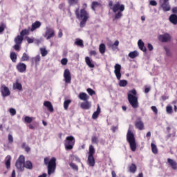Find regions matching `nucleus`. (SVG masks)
<instances>
[{"instance_id":"nucleus-19","label":"nucleus","mask_w":177,"mask_h":177,"mask_svg":"<svg viewBox=\"0 0 177 177\" xmlns=\"http://www.w3.org/2000/svg\"><path fill=\"white\" fill-rule=\"evenodd\" d=\"M41 27V21H36L35 23L32 24L30 31L33 32V31H35L37 28H39Z\"/></svg>"},{"instance_id":"nucleus-55","label":"nucleus","mask_w":177,"mask_h":177,"mask_svg":"<svg viewBox=\"0 0 177 177\" xmlns=\"http://www.w3.org/2000/svg\"><path fill=\"white\" fill-rule=\"evenodd\" d=\"M151 109L152 111H153L154 114H158V109H157V107L156 106H152Z\"/></svg>"},{"instance_id":"nucleus-51","label":"nucleus","mask_w":177,"mask_h":177,"mask_svg":"<svg viewBox=\"0 0 177 177\" xmlns=\"http://www.w3.org/2000/svg\"><path fill=\"white\" fill-rule=\"evenodd\" d=\"M91 142L92 143H95V145H97V143H99V140L97 139V137L93 136L91 138Z\"/></svg>"},{"instance_id":"nucleus-37","label":"nucleus","mask_w":177,"mask_h":177,"mask_svg":"<svg viewBox=\"0 0 177 177\" xmlns=\"http://www.w3.org/2000/svg\"><path fill=\"white\" fill-rule=\"evenodd\" d=\"M21 62H28L30 60V56L27 53H24L21 58Z\"/></svg>"},{"instance_id":"nucleus-3","label":"nucleus","mask_w":177,"mask_h":177,"mask_svg":"<svg viewBox=\"0 0 177 177\" xmlns=\"http://www.w3.org/2000/svg\"><path fill=\"white\" fill-rule=\"evenodd\" d=\"M112 10L113 13H116L115 15V19L118 20V19H121V17H122V12L125 10V6L124 4H121L120 2H117L112 7Z\"/></svg>"},{"instance_id":"nucleus-22","label":"nucleus","mask_w":177,"mask_h":177,"mask_svg":"<svg viewBox=\"0 0 177 177\" xmlns=\"http://www.w3.org/2000/svg\"><path fill=\"white\" fill-rule=\"evenodd\" d=\"M138 45L140 50L142 52H147V48H146V46H145V43L142 41V39L138 40Z\"/></svg>"},{"instance_id":"nucleus-45","label":"nucleus","mask_w":177,"mask_h":177,"mask_svg":"<svg viewBox=\"0 0 177 177\" xmlns=\"http://www.w3.org/2000/svg\"><path fill=\"white\" fill-rule=\"evenodd\" d=\"M78 1L80 0H68V2L70 6H73V5H77Z\"/></svg>"},{"instance_id":"nucleus-57","label":"nucleus","mask_w":177,"mask_h":177,"mask_svg":"<svg viewBox=\"0 0 177 177\" xmlns=\"http://www.w3.org/2000/svg\"><path fill=\"white\" fill-rule=\"evenodd\" d=\"M8 142L9 143H13V136L12 134L8 135Z\"/></svg>"},{"instance_id":"nucleus-56","label":"nucleus","mask_w":177,"mask_h":177,"mask_svg":"<svg viewBox=\"0 0 177 177\" xmlns=\"http://www.w3.org/2000/svg\"><path fill=\"white\" fill-rule=\"evenodd\" d=\"M149 4L151 5V6H157V1H156V0H151L149 1Z\"/></svg>"},{"instance_id":"nucleus-48","label":"nucleus","mask_w":177,"mask_h":177,"mask_svg":"<svg viewBox=\"0 0 177 177\" xmlns=\"http://www.w3.org/2000/svg\"><path fill=\"white\" fill-rule=\"evenodd\" d=\"M69 165L72 169H74V171H78V166L75 165V163L71 162L69 164Z\"/></svg>"},{"instance_id":"nucleus-33","label":"nucleus","mask_w":177,"mask_h":177,"mask_svg":"<svg viewBox=\"0 0 177 177\" xmlns=\"http://www.w3.org/2000/svg\"><path fill=\"white\" fill-rule=\"evenodd\" d=\"M151 151L153 154H157L158 153V149H157V145L154 143H151Z\"/></svg>"},{"instance_id":"nucleus-40","label":"nucleus","mask_w":177,"mask_h":177,"mask_svg":"<svg viewBox=\"0 0 177 177\" xmlns=\"http://www.w3.org/2000/svg\"><path fill=\"white\" fill-rule=\"evenodd\" d=\"M30 35V30L29 29L22 30L20 32V35H21L22 37H24V35Z\"/></svg>"},{"instance_id":"nucleus-21","label":"nucleus","mask_w":177,"mask_h":177,"mask_svg":"<svg viewBox=\"0 0 177 177\" xmlns=\"http://www.w3.org/2000/svg\"><path fill=\"white\" fill-rule=\"evenodd\" d=\"M79 99L80 100H83V102H86V100H89V95L86 94V93H80L78 95Z\"/></svg>"},{"instance_id":"nucleus-7","label":"nucleus","mask_w":177,"mask_h":177,"mask_svg":"<svg viewBox=\"0 0 177 177\" xmlns=\"http://www.w3.org/2000/svg\"><path fill=\"white\" fill-rule=\"evenodd\" d=\"M26 161V159L24 158V156L21 155L15 163V167L17 168V169H19V171H24V162Z\"/></svg>"},{"instance_id":"nucleus-10","label":"nucleus","mask_w":177,"mask_h":177,"mask_svg":"<svg viewBox=\"0 0 177 177\" xmlns=\"http://www.w3.org/2000/svg\"><path fill=\"white\" fill-rule=\"evenodd\" d=\"M134 125L136 129H138L139 131H143V129H145V123L142 121V118H138L134 122Z\"/></svg>"},{"instance_id":"nucleus-6","label":"nucleus","mask_w":177,"mask_h":177,"mask_svg":"<svg viewBox=\"0 0 177 177\" xmlns=\"http://www.w3.org/2000/svg\"><path fill=\"white\" fill-rule=\"evenodd\" d=\"M56 171V158L53 157L48 164V175L50 176Z\"/></svg>"},{"instance_id":"nucleus-28","label":"nucleus","mask_w":177,"mask_h":177,"mask_svg":"<svg viewBox=\"0 0 177 177\" xmlns=\"http://www.w3.org/2000/svg\"><path fill=\"white\" fill-rule=\"evenodd\" d=\"M11 160H12V156H10V155H8L6 158V162H5L7 169H9V168H10Z\"/></svg>"},{"instance_id":"nucleus-61","label":"nucleus","mask_w":177,"mask_h":177,"mask_svg":"<svg viewBox=\"0 0 177 177\" xmlns=\"http://www.w3.org/2000/svg\"><path fill=\"white\" fill-rule=\"evenodd\" d=\"M49 158H48V157H46V158H44V164H45V165H48V164H49Z\"/></svg>"},{"instance_id":"nucleus-36","label":"nucleus","mask_w":177,"mask_h":177,"mask_svg":"<svg viewBox=\"0 0 177 177\" xmlns=\"http://www.w3.org/2000/svg\"><path fill=\"white\" fill-rule=\"evenodd\" d=\"M99 50H100V53H101L102 54L105 53L106 45L104 44H101L99 46Z\"/></svg>"},{"instance_id":"nucleus-4","label":"nucleus","mask_w":177,"mask_h":177,"mask_svg":"<svg viewBox=\"0 0 177 177\" xmlns=\"http://www.w3.org/2000/svg\"><path fill=\"white\" fill-rule=\"evenodd\" d=\"M127 140L129 143L131 151H136V141L135 140V134L131 131V128L128 129L127 134Z\"/></svg>"},{"instance_id":"nucleus-43","label":"nucleus","mask_w":177,"mask_h":177,"mask_svg":"<svg viewBox=\"0 0 177 177\" xmlns=\"http://www.w3.org/2000/svg\"><path fill=\"white\" fill-rule=\"evenodd\" d=\"M127 85H128V81H127V80H120L119 82V86H120L122 87L127 86Z\"/></svg>"},{"instance_id":"nucleus-62","label":"nucleus","mask_w":177,"mask_h":177,"mask_svg":"<svg viewBox=\"0 0 177 177\" xmlns=\"http://www.w3.org/2000/svg\"><path fill=\"white\" fill-rule=\"evenodd\" d=\"M147 48H148L149 50H150V52H151V50H153V45H151V44H150V43L148 44Z\"/></svg>"},{"instance_id":"nucleus-20","label":"nucleus","mask_w":177,"mask_h":177,"mask_svg":"<svg viewBox=\"0 0 177 177\" xmlns=\"http://www.w3.org/2000/svg\"><path fill=\"white\" fill-rule=\"evenodd\" d=\"M169 20L171 24L176 26L177 24V15L176 14H171L169 17Z\"/></svg>"},{"instance_id":"nucleus-25","label":"nucleus","mask_w":177,"mask_h":177,"mask_svg":"<svg viewBox=\"0 0 177 177\" xmlns=\"http://www.w3.org/2000/svg\"><path fill=\"white\" fill-rule=\"evenodd\" d=\"M97 8H102V3L97 2V1H93L91 3V9L95 12Z\"/></svg>"},{"instance_id":"nucleus-23","label":"nucleus","mask_w":177,"mask_h":177,"mask_svg":"<svg viewBox=\"0 0 177 177\" xmlns=\"http://www.w3.org/2000/svg\"><path fill=\"white\" fill-rule=\"evenodd\" d=\"M167 162L169 164L172 169H177V163L175 160L171 158H167Z\"/></svg>"},{"instance_id":"nucleus-8","label":"nucleus","mask_w":177,"mask_h":177,"mask_svg":"<svg viewBox=\"0 0 177 177\" xmlns=\"http://www.w3.org/2000/svg\"><path fill=\"white\" fill-rule=\"evenodd\" d=\"M172 39V37H171V35L166 32L163 35H160L158 36V39L160 42H170L171 39Z\"/></svg>"},{"instance_id":"nucleus-5","label":"nucleus","mask_w":177,"mask_h":177,"mask_svg":"<svg viewBox=\"0 0 177 177\" xmlns=\"http://www.w3.org/2000/svg\"><path fill=\"white\" fill-rule=\"evenodd\" d=\"M75 145V138L73 136L66 137L64 140V146L66 150H73L74 145Z\"/></svg>"},{"instance_id":"nucleus-63","label":"nucleus","mask_w":177,"mask_h":177,"mask_svg":"<svg viewBox=\"0 0 177 177\" xmlns=\"http://www.w3.org/2000/svg\"><path fill=\"white\" fill-rule=\"evenodd\" d=\"M97 53H96V50H91L90 51V55L91 56H96Z\"/></svg>"},{"instance_id":"nucleus-58","label":"nucleus","mask_w":177,"mask_h":177,"mask_svg":"<svg viewBox=\"0 0 177 177\" xmlns=\"http://www.w3.org/2000/svg\"><path fill=\"white\" fill-rule=\"evenodd\" d=\"M14 49L15 50H20V44H16L15 46H14Z\"/></svg>"},{"instance_id":"nucleus-49","label":"nucleus","mask_w":177,"mask_h":177,"mask_svg":"<svg viewBox=\"0 0 177 177\" xmlns=\"http://www.w3.org/2000/svg\"><path fill=\"white\" fill-rule=\"evenodd\" d=\"M25 122H27L28 124H31L32 122V118L30 116L25 117Z\"/></svg>"},{"instance_id":"nucleus-26","label":"nucleus","mask_w":177,"mask_h":177,"mask_svg":"<svg viewBox=\"0 0 177 177\" xmlns=\"http://www.w3.org/2000/svg\"><path fill=\"white\" fill-rule=\"evenodd\" d=\"M99 114H100V106L97 104V110L93 113L92 115L93 120H96L97 117H99Z\"/></svg>"},{"instance_id":"nucleus-2","label":"nucleus","mask_w":177,"mask_h":177,"mask_svg":"<svg viewBox=\"0 0 177 177\" xmlns=\"http://www.w3.org/2000/svg\"><path fill=\"white\" fill-rule=\"evenodd\" d=\"M137 93L136 90L133 88L127 94L129 103L133 109H138V107H139V102L138 101V97L136 96Z\"/></svg>"},{"instance_id":"nucleus-60","label":"nucleus","mask_w":177,"mask_h":177,"mask_svg":"<svg viewBox=\"0 0 177 177\" xmlns=\"http://www.w3.org/2000/svg\"><path fill=\"white\" fill-rule=\"evenodd\" d=\"M27 41H28V44H33L34 42V39H31L30 37H27Z\"/></svg>"},{"instance_id":"nucleus-14","label":"nucleus","mask_w":177,"mask_h":177,"mask_svg":"<svg viewBox=\"0 0 177 177\" xmlns=\"http://www.w3.org/2000/svg\"><path fill=\"white\" fill-rule=\"evenodd\" d=\"M163 12H169L171 6H169V0H163V3L160 5Z\"/></svg>"},{"instance_id":"nucleus-17","label":"nucleus","mask_w":177,"mask_h":177,"mask_svg":"<svg viewBox=\"0 0 177 177\" xmlns=\"http://www.w3.org/2000/svg\"><path fill=\"white\" fill-rule=\"evenodd\" d=\"M44 106L47 108V110H48L50 113H53V111H55V109H53V105H52V102L49 101H45L44 102Z\"/></svg>"},{"instance_id":"nucleus-44","label":"nucleus","mask_w":177,"mask_h":177,"mask_svg":"<svg viewBox=\"0 0 177 177\" xmlns=\"http://www.w3.org/2000/svg\"><path fill=\"white\" fill-rule=\"evenodd\" d=\"M86 91L88 93V95H90V96H93V95H96V93L95 92V91H93V89L91 88H87Z\"/></svg>"},{"instance_id":"nucleus-15","label":"nucleus","mask_w":177,"mask_h":177,"mask_svg":"<svg viewBox=\"0 0 177 177\" xmlns=\"http://www.w3.org/2000/svg\"><path fill=\"white\" fill-rule=\"evenodd\" d=\"M115 75H116L117 80H121V66L120 64H116L115 65Z\"/></svg>"},{"instance_id":"nucleus-24","label":"nucleus","mask_w":177,"mask_h":177,"mask_svg":"<svg viewBox=\"0 0 177 177\" xmlns=\"http://www.w3.org/2000/svg\"><path fill=\"white\" fill-rule=\"evenodd\" d=\"M87 162L89 167H95V158L92 156H88L87 158Z\"/></svg>"},{"instance_id":"nucleus-41","label":"nucleus","mask_w":177,"mask_h":177,"mask_svg":"<svg viewBox=\"0 0 177 177\" xmlns=\"http://www.w3.org/2000/svg\"><path fill=\"white\" fill-rule=\"evenodd\" d=\"M13 86L15 88V89H18V91H23V86L19 82H16Z\"/></svg>"},{"instance_id":"nucleus-42","label":"nucleus","mask_w":177,"mask_h":177,"mask_svg":"<svg viewBox=\"0 0 177 177\" xmlns=\"http://www.w3.org/2000/svg\"><path fill=\"white\" fill-rule=\"evenodd\" d=\"M40 53L43 57H45L48 55V50L45 48H40Z\"/></svg>"},{"instance_id":"nucleus-47","label":"nucleus","mask_w":177,"mask_h":177,"mask_svg":"<svg viewBox=\"0 0 177 177\" xmlns=\"http://www.w3.org/2000/svg\"><path fill=\"white\" fill-rule=\"evenodd\" d=\"M5 28H6V24L1 23L0 24V34L2 33L3 31H5Z\"/></svg>"},{"instance_id":"nucleus-13","label":"nucleus","mask_w":177,"mask_h":177,"mask_svg":"<svg viewBox=\"0 0 177 177\" xmlns=\"http://www.w3.org/2000/svg\"><path fill=\"white\" fill-rule=\"evenodd\" d=\"M16 68L19 73H26L27 70V65L24 63L19 62L17 64Z\"/></svg>"},{"instance_id":"nucleus-39","label":"nucleus","mask_w":177,"mask_h":177,"mask_svg":"<svg viewBox=\"0 0 177 177\" xmlns=\"http://www.w3.org/2000/svg\"><path fill=\"white\" fill-rule=\"evenodd\" d=\"M70 103H71V100H66L64 102V110H68V106H70Z\"/></svg>"},{"instance_id":"nucleus-12","label":"nucleus","mask_w":177,"mask_h":177,"mask_svg":"<svg viewBox=\"0 0 177 177\" xmlns=\"http://www.w3.org/2000/svg\"><path fill=\"white\" fill-rule=\"evenodd\" d=\"M1 92L3 97H7V96H10V91L9 88L5 86V84L1 85Z\"/></svg>"},{"instance_id":"nucleus-50","label":"nucleus","mask_w":177,"mask_h":177,"mask_svg":"<svg viewBox=\"0 0 177 177\" xmlns=\"http://www.w3.org/2000/svg\"><path fill=\"white\" fill-rule=\"evenodd\" d=\"M60 10H63L64 12L66 10V4L64 3H62L58 6Z\"/></svg>"},{"instance_id":"nucleus-27","label":"nucleus","mask_w":177,"mask_h":177,"mask_svg":"<svg viewBox=\"0 0 177 177\" xmlns=\"http://www.w3.org/2000/svg\"><path fill=\"white\" fill-rule=\"evenodd\" d=\"M138 169V167H136V165L135 163H132L131 165L129 166V171L131 174H135Z\"/></svg>"},{"instance_id":"nucleus-29","label":"nucleus","mask_w":177,"mask_h":177,"mask_svg":"<svg viewBox=\"0 0 177 177\" xmlns=\"http://www.w3.org/2000/svg\"><path fill=\"white\" fill-rule=\"evenodd\" d=\"M85 61H86V64L88 67H90V68H95V64H92V62H91V58H89V57H86Z\"/></svg>"},{"instance_id":"nucleus-11","label":"nucleus","mask_w":177,"mask_h":177,"mask_svg":"<svg viewBox=\"0 0 177 177\" xmlns=\"http://www.w3.org/2000/svg\"><path fill=\"white\" fill-rule=\"evenodd\" d=\"M64 78L66 84H71V73L69 69L64 70Z\"/></svg>"},{"instance_id":"nucleus-9","label":"nucleus","mask_w":177,"mask_h":177,"mask_svg":"<svg viewBox=\"0 0 177 177\" xmlns=\"http://www.w3.org/2000/svg\"><path fill=\"white\" fill-rule=\"evenodd\" d=\"M56 35V33L55 32V30L50 28H47L46 31L44 34V38H46V39H50V38H53Z\"/></svg>"},{"instance_id":"nucleus-46","label":"nucleus","mask_w":177,"mask_h":177,"mask_svg":"<svg viewBox=\"0 0 177 177\" xmlns=\"http://www.w3.org/2000/svg\"><path fill=\"white\" fill-rule=\"evenodd\" d=\"M166 111H167V114H172V113L174 112V110L172 109V106H167L166 107Z\"/></svg>"},{"instance_id":"nucleus-59","label":"nucleus","mask_w":177,"mask_h":177,"mask_svg":"<svg viewBox=\"0 0 177 177\" xmlns=\"http://www.w3.org/2000/svg\"><path fill=\"white\" fill-rule=\"evenodd\" d=\"M62 37H63V30H62V29H59L58 32V37L62 38Z\"/></svg>"},{"instance_id":"nucleus-64","label":"nucleus","mask_w":177,"mask_h":177,"mask_svg":"<svg viewBox=\"0 0 177 177\" xmlns=\"http://www.w3.org/2000/svg\"><path fill=\"white\" fill-rule=\"evenodd\" d=\"M171 10H172V13L177 14V7L173 8Z\"/></svg>"},{"instance_id":"nucleus-54","label":"nucleus","mask_w":177,"mask_h":177,"mask_svg":"<svg viewBox=\"0 0 177 177\" xmlns=\"http://www.w3.org/2000/svg\"><path fill=\"white\" fill-rule=\"evenodd\" d=\"M10 115H16V109H13V108H10Z\"/></svg>"},{"instance_id":"nucleus-18","label":"nucleus","mask_w":177,"mask_h":177,"mask_svg":"<svg viewBox=\"0 0 177 177\" xmlns=\"http://www.w3.org/2000/svg\"><path fill=\"white\" fill-rule=\"evenodd\" d=\"M91 103L89 102V101H88V100L86 101H84V102H82L80 104V107L83 110H89V109H91Z\"/></svg>"},{"instance_id":"nucleus-53","label":"nucleus","mask_w":177,"mask_h":177,"mask_svg":"<svg viewBox=\"0 0 177 177\" xmlns=\"http://www.w3.org/2000/svg\"><path fill=\"white\" fill-rule=\"evenodd\" d=\"M67 63H68V59H67V58H63L61 60V64H62V66H66Z\"/></svg>"},{"instance_id":"nucleus-34","label":"nucleus","mask_w":177,"mask_h":177,"mask_svg":"<svg viewBox=\"0 0 177 177\" xmlns=\"http://www.w3.org/2000/svg\"><path fill=\"white\" fill-rule=\"evenodd\" d=\"M15 42L17 44L21 45V42H23V37L21 35H18L17 37H15Z\"/></svg>"},{"instance_id":"nucleus-38","label":"nucleus","mask_w":177,"mask_h":177,"mask_svg":"<svg viewBox=\"0 0 177 177\" xmlns=\"http://www.w3.org/2000/svg\"><path fill=\"white\" fill-rule=\"evenodd\" d=\"M93 154H95V147L93 145H90L88 149V156H93Z\"/></svg>"},{"instance_id":"nucleus-35","label":"nucleus","mask_w":177,"mask_h":177,"mask_svg":"<svg viewBox=\"0 0 177 177\" xmlns=\"http://www.w3.org/2000/svg\"><path fill=\"white\" fill-rule=\"evenodd\" d=\"M24 168H27V169H32V163L30 160H27L26 163H24Z\"/></svg>"},{"instance_id":"nucleus-30","label":"nucleus","mask_w":177,"mask_h":177,"mask_svg":"<svg viewBox=\"0 0 177 177\" xmlns=\"http://www.w3.org/2000/svg\"><path fill=\"white\" fill-rule=\"evenodd\" d=\"M10 57L13 63L17 62V55L15 52H11L10 54Z\"/></svg>"},{"instance_id":"nucleus-1","label":"nucleus","mask_w":177,"mask_h":177,"mask_svg":"<svg viewBox=\"0 0 177 177\" xmlns=\"http://www.w3.org/2000/svg\"><path fill=\"white\" fill-rule=\"evenodd\" d=\"M75 14L76 15L77 19L78 20H81L80 23V28H84L86 25V21H88V19H89V13L86 11L85 8L81 9L80 12V8H77L75 11Z\"/></svg>"},{"instance_id":"nucleus-31","label":"nucleus","mask_w":177,"mask_h":177,"mask_svg":"<svg viewBox=\"0 0 177 177\" xmlns=\"http://www.w3.org/2000/svg\"><path fill=\"white\" fill-rule=\"evenodd\" d=\"M138 56H139V53L136 50L131 51L129 53V57L131 59H135V57H138Z\"/></svg>"},{"instance_id":"nucleus-52","label":"nucleus","mask_w":177,"mask_h":177,"mask_svg":"<svg viewBox=\"0 0 177 177\" xmlns=\"http://www.w3.org/2000/svg\"><path fill=\"white\" fill-rule=\"evenodd\" d=\"M35 64H38L39 63V62H41V56H39V55H37L35 58Z\"/></svg>"},{"instance_id":"nucleus-16","label":"nucleus","mask_w":177,"mask_h":177,"mask_svg":"<svg viewBox=\"0 0 177 177\" xmlns=\"http://www.w3.org/2000/svg\"><path fill=\"white\" fill-rule=\"evenodd\" d=\"M119 45H120V41H118V40H115L113 44L111 41L108 43L109 48L112 49V50H117V49H118Z\"/></svg>"},{"instance_id":"nucleus-32","label":"nucleus","mask_w":177,"mask_h":177,"mask_svg":"<svg viewBox=\"0 0 177 177\" xmlns=\"http://www.w3.org/2000/svg\"><path fill=\"white\" fill-rule=\"evenodd\" d=\"M75 45H77V46H80V48H84V41L77 38L75 39Z\"/></svg>"}]
</instances>
